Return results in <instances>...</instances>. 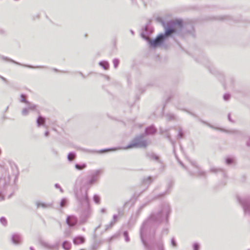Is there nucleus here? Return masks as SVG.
Instances as JSON below:
<instances>
[{"label": "nucleus", "mask_w": 250, "mask_h": 250, "mask_svg": "<svg viewBox=\"0 0 250 250\" xmlns=\"http://www.w3.org/2000/svg\"><path fill=\"white\" fill-rule=\"evenodd\" d=\"M86 164H83L82 165L76 164L75 166V168L78 170H82L86 167Z\"/></svg>", "instance_id": "obj_19"}, {"label": "nucleus", "mask_w": 250, "mask_h": 250, "mask_svg": "<svg viewBox=\"0 0 250 250\" xmlns=\"http://www.w3.org/2000/svg\"><path fill=\"white\" fill-rule=\"evenodd\" d=\"M20 102L21 103H24L27 104H28L29 103H30V102L26 100V96L23 94H21V95Z\"/></svg>", "instance_id": "obj_20"}, {"label": "nucleus", "mask_w": 250, "mask_h": 250, "mask_svg": "<svg viewBox=\"0 0 250 250\" xmlns=\"http://www.w3.org/2000/svg\"><path fill=\"white\" fill-rule=\"evenodd\" d=\"M84 222H85V221L81 220V223H83Z\"/></svg>", "instance_id": "obj_48"}, {"label": "nucleus", "mask_w": 250, "mask_h": 250, "mask_svg": "<svg viewBox=\"0 0 250 250\" xmlns=\"http://www.w3.org/2000/svg\"><path fill=\"white\" fill-rule=\"evenodd\" d=\"M167 138L170 140V136L169 135L167 136Z\"/></svg>", "instance_id": "obj_51"}, {"label": "nucleus", "mask_w": 250, "mask_h": 250, "mask_svg": "<svg viewBox=\"0 0 250 250\" xmlns=\"http://www.w3.org/2000/svg\"><path fill=\"white\" fill-rule=\"evenodd\" d=\"M41 244L44 248L50 250H53L57 249L58 247V244L57 245H50L47 242H45L44 241H41L40 242Z\"/></svg>", "instance_id": "obj_11"}, {"label": "nucleus", "mask_w": 250, "mask_h": 250, "mask_svg": "<svg viewBox=\"0 0 250 250\" xmlns=\"http://www.w3.org/2000/svg\"><path fill=\"white\" fill-rule=\"evenodd\" d=\"M193 250H199L200 249V245L198 243H194L193 244Z\"/></svg>", "instance_id": "obj_31"}, {"label": "nucleus", "mask_w": 250, "mask_h": 250, "mask_svg": "<svg viewBox=\"0 0 250 250\" xmlns=\"http://www.w3.org/2000/svg\"><path fill=\"white\" fill-rule=\"evenodd\" d=\"M188 29L187 31V33H188L189 34H190L192 36H193L194 34V28L193 26L191 25H188V26L187 27Z\"/></svg>", "instance_id": "obj_17"}, {"label": "nucleus", "mask_w": 250, "mask_h": 250, "mask_svg": "<svg viewBox=\"0 0 250 250\" xmlns=\"http://www.w3.org/2000/svg\"><path fill=\"white\" fill-rule=\"evenodd\" d=\"M226 162L227 164L230 165L232 163V159L230 158H228L226 160Z\"/></svg>", "instance_id": "obj_36"}, {"label": "nucleus", "mask_w": 250, "mask_h": 250, "mask_svg": "<svg viewBox=\"0 0 250 250\" xmlns=\"http://www.w3.org/2000/svg\"><path fill=\"white\" fill-rule=\"evenodd\" d=\"M228 120H229L230 122H232V123L233 122V121L231 120V119L230 114H228Z\"/></svg>", "instance_id": "obj_38"}, {"label": "nucleus", "mask_w": 250, "mask_h": 250, "mask_svg": "<svg viewBox=\"0 0 250 250\" xmlns=\"http://www.w3.org/2000/svg\"><path fill=\"white\" fill-rule=\"evenodd\" d=\"M130 32H131V34H132V35H133V34H134V32H133V31L132 30H131V31H130Z\"/></svg>", "instance_id": "obj_50"}, {"label": "nucleus", "mask_w": 250, "mask_h": 250, "mask_svg": "<svg viewBox=\"0 0 250 250\" xmlns=\"http://www.w3.org/2000/svg\"><path fill=\"white\" fill-rule=\"evenodd\" d=\"M178 161H179V163L180 164V165H181V166H183V167H184V165L182 163V162H180V161H179V160H178Z\"/></svg>", "instance_id": "obj_46"}, {"label": "nucleus", "mask_w": 250, "mask_h": 250, "mask_svg": "<svg viewBox=\"0 0 250 250\" xmlns=\"http://www.w3.org/2000/svg\"><path fill=\"white\" fill-rule=\"evenodd\" d=\"M101 212L102 213H104L105 212V209L104 208H102L101 210Z\"/></svg>", "instance_id": "obj_45"}, {"label": "nucleus", "mask_w": 250, "mask_h": 250, "mask_svg": "<svg viewBox=\"0 0 250 250\" xmlns=\"http://www.w3.org/2000/svg\"><path fill=\"white\" fill-rule=\"evenodd\" d=\"M37 123L38 126L41 125H44L45 123V119L41 116H39L37 120Z\"/></svg>", "instance_id": "obj_14"}, {"label": "nucleus", "mask_w": 250, "mask_h": 250, "mask_svg": "<svg viewBox=\"0 0 250 250\" xmlns=\"http://www.w3.org/2000/svg\"><path fill=\"white\" fill-rule=\"evenodd\" d=\"M177 108H178V109H181V110H185V109H183V108H180V107H177Z\"/></svg>", "instance_id": "obj_49"}, {"label": "nucleus", "mask_w": 250, "mask_h": 250, "mask_svg": "<svg viewBox=\"0 0 250 250\" xmlns=\"http://www.w3.org/2000/svg\"><path fill=\"white\" fill-rule=\"evenodd\" d=\"M173 25L174 27L168 26L166 28L165 33L159 35L154 40H150L148 37L145 36L143 34H142V36L148 42L150 47L155 48L161 45L167 37L169 36L173 33H180V31H178V29H179L181 30L182 28V21H176L173 22Z\"/></svg>", "instance_id": "obj_2"}, {"label": "nucleus", "mask_w": 250, "mask_h": 250, "mask_svg": "<svg viewBox=\"0 0 250 250\" xmlns=\"http://www.w3.org/2000/svg\"><path fill=\"white\" fill-rule=\"evenodd\" d=\"M237 201L241 205L246 213L250 214V201L245 197H241L239 195L236 196Z\"/></svg>", "instance_id": "obj_5"}, {"label": "nucleus", "mask_w": 250, "mask_h": 250, "mask_svg": "<svg viewBox=\"0 0 250 250\" xmlns=\"http://www.w3.org/2000/svg\"><path fill=\"white\" fill-rule=\"evenodd\" d=\"M99 244L97 242L93 243L90 248L91 250H97L99 247Z\"/></svg>", "instance_id": "obj_22"}, {"label": "nucleus", "mask_w": 250, "mask_h": 250, "mask_svg": "<svg viewBox=\"0 0 250 250\" xmlns=\"http://www.w3.org/2000/svg\"><path fill=\"white\" fill-rule=\"evenodd\" d=\"M103 171L97 169L93 171L88 177L87 181L84 183L82 177L77 179L74 185V193L78 202L79 208L83 210V214L88 216L90 214V207L88 198L87 191L92 185L98 180Z\"/></svg>", "instance_id": "obj_1"}, {"label": "nucleus", "mask_w": 250, "mask_h": 250, "mask_svg": "<svg viewBox=\"0 0 250 250\" xmlns=\"http://www.w3.org/2000/svg\"><path fill=\"white\" fill-rule=\"evenodd\" d=\"M210 171L211 172H213V173H216V172H218L219 171H221L222 170L220 168H217L215 167H212L210 168Z\"/></svg>", "instance_id": "obj_28"}, {"label": "nucleus", "mask_w": 250, "mask_h": 250, "mask_svg": "<svg viewBox=\"0 0 250 250\" xmlns=\"http://www.w3.org/2000/svg\"><path fill=\"white\" fill-rule=\"evenodd\" d=\"M152 181V178L150 176L143 179V182L144 184H149Z\"/></svg>", "instance_id": "obj_18"}, {"label": "nucleus", "mask_w": 250, "mask_h": 250, "mask_svg": "<svg viewBox=\"0 0 250 250\" xmlns=\"http://www.w3.org/2000/svg\"><path fill=\"white\" fill-rule=\"evenodd\" d=\"M56 188L59 189L61 192H63V190L58 184H55L54 185Z\"/></svg>", "instance_id": "obj_35"}, {"label": "nucleus", "mask_w": 250, "mask_h": 250, "mask_svg": "<svg viewBox=\"0 0 250 250\" xmlns=\"http://www.w3.org/2000/svg\"><path fill=\"white\" fill-rule=\"evenodd\" d=\"M5 33V31L3 29H0V34H4Z\"/></svg>", "instance_id": "obj_41"}, {"label": "nucleus", "mask_w": 250, "mask_h": 250, "mask_svg": "<svg viewBox=\"0 0 250 250\" xmlns=\"http://www.w3.org/2000/svg\"><path fill=\"white\" fill-rule=\"evenodd\" d=\"M71 246V243L67 241H64L62 244V247L65 250H69Z\"/></svg>", "instance_id": "obj_15"}, {"label": "nucleus", "mask_w": 250, "mask_h": 250, "mask_svg": "<svg viewBox=\"0 0 250 250\" xmlns=\"http://www.w3.org/2000/svg\"><path fill=\"white\" fill-rule=\"evenodd\" d=\"M0 59L2 60H4V61H9L14 63H16V64H19V65H22V66H25V67H29V68H42V66H31V65H22V64H20V63L18 62H16L13 60H12L11 59H8L7 57H4L3 56H0Z\"/></svg>", "instance_id": "obj_10"}, {"label": "nucleus", "mask_w": 250, "mask_h": 250, "mask_svg": "<svg viewBox=\"0 0 250 250\" xmlns=\"http://www.w3.org/2000/svg\"><path fill=\"white\" fill-rule=\"evenodd\" d=\"M199 174L201 176H203L205 175V172L204 171H200Z\"/></svg>", "instance_id": "obj_43"}, {"label": "nucleus", "mask_w": 250, "mask_h": 250, "mask_svg": "<svg viewBox=\"0 0 250 250\" xmlns=\"http://www.w3.org/2000/svg\"><path fill=\"white\" fill-rule=\"evenodd\" d=\"M147 145V142L144 139V135H141L136 137L124 149H129L133 147H146Z\"/></svg>", "instance_id": "obj_4"}, {"label": "nucleus", "mask_w": 250, "mask_h": 250, "mask_svg": "<svg viewBox=\"0 0 250 250\" xmlns=\"http://www.w3.org/2000/svg\"><path fill=\"white\" fill-rule=\"evenodd\" d=\"M75 158V154L74 153L70 152L68 154L67 159L69 161H71Z\"/></svg>", "instance_id": "obj_21"}, {"label": "nucleus", "mask_w": 250, "mask_h": 250, "mask_svg": "<svg viewBox=\"0 0 250 250\" xmlns=\"http://www.w3.org/2000/svg\"><path fill=\"white\" fill-rule=\"evenodd\" d=\"M93 200L96 204H99L100 202V198L98 195H94L93 196Z\"/></svg>", "instance_id": "obj_25"}, {"label": "nucleus", "mask_w": 250, "mask_h": 250, "mask_svg": "<svg viewBox=\"0 0 250 250\" xmlns=\"http://www.w3.org/2000/svg\"><path fill=\"white\" fill-rule=\"evenodd\" d=\"M0 222L2 225L3 226H6L7 225V220L6 219L3 217H2L0 218Z\"/></svg>", "instance_id": "obj_27"}, {"label": "nucleus", "mask_w": 250, "mask_h": 250, "mask_svg": "<svg viewBox=\"0 0 250 250\" xmlns=\"http://www.w3.org/2000/svg\"><path fill=\"white\" fill-rule=\"evenodd\" d=\"M78 222L77 217L74 215H69L66 218V223L69 227L74 226Z\"/></svg>", "instance_id": "obj_7"}, {"label": "nucleus", "mask_w": 250, "mask_h": 250, "mask_svg": "<svg viewBox=\"0 0 250 250\" xmlns=\"http://www.w3.org/2000/svg\"><path fill=\"white\" fill-rule=\"evenodd\" d=\"M30 250H34V248H33V247H31L30 248Z\"/></svg>", "instance_id": "obj_47"}, {"label": "nucleus", "mask_w": 250, "mask_h": 250, "mask_svg": "<svg viewBox=\"0 0 250 250\" xmlns=\"http://www.w3.org/2000/svg\"><path fill=\"white\" fill-rule=\"evenodd\" d=\"M0 78L3 81H4V82H7V80L4 78L3 77L1 76H0Z\"/></svg>", "instance_id": "obj_39"}, {"label": "nucleus", "mask_w": 250, "mask_h": 250, "mask_svg": "<svg viewBox=\"0 0 250 250\" xmlns=\"http://www.w3.org/2000/svg\"><path fill=\"white\" fill-rule=\"evenodd\" d=\"M247 145L248 146H250V138L247 141Z\"/></svg>", "instance_id": "obj_40"}, {"label": "nucleus", "mask_w": 250, "mask_h": 250, "mask_svg": "<svg viewBox=\"0 0 250 250\" xmlns=\"http://www.w3.org/2000/svg\"><path fill=\"white\" fill-rule=\"evenodd\" d=\"M153 158L154 160H155L156 161L158 160V157L157 156H153Z\"/></svg>", "instance_id": "obj_44"}, {"label": "nucleus", "mask_w": 250, "mask_h": 250, "mask_svg": "<svg viewBox=\"0 0 250 250\" xmlns=\"http://www.w3.org/2000/svg\"><path fill=\"white\" fill-rule=\"evenodd\" d=\"M73 243L75 245H79L83 244L84 242V238L83 236H79L76 237L73 239Z\"/></svg>", "instance_id": "obj_12"}, {"label": "nucleus", "mask_w": 250, "mask_h": 250, "mask_svg": "<svg viewBox=\"0 0 250 250\" xmlns=\"http://www.w3.org/2000/svg\"><path fill=\"white\" fill-rule=\"evenodd\" d=\"M49 132L48 131H46L44 133V136L45 137H48L49 136Z\"/></svg>", "instance_id": "obj_42"}, {"label": "nucleus", "mask_w": 250, "mask_h": 250, "mask_svg": "<svg viewBox=\"0 0 250 250\" xmlns=\"http://www.w3.org/2000/svg\"><path fill=\"white\" fill-rule=\"evenodd\" d=\"M171 245L173 247H176V243L175 242V240L174 239V238H172L171 240Z\"/></svg>", "instance_id": "obj_37"}, {"label": "nucleus", "mask_w": 250, "mask_h": 250, "mask_svg": "<svg viewBox=\"0 0 250 250\" xmlns=\"http://www.w3.org/2000/svg\"><path fill=\"white\" fill-rule=\"evenodd\" d=\"M67 204V200L65 198H63L60 202V206L61 207H64Z\"/></svg>", "instance_id": "obj_26"}, {"label": "nucleus", "mask_w": 250, "mask_h": 250, "mask_svg": "<svg viewBox=\"0 0 250 250\" xmlns=\"http://www.w3.org/2000/svg\"><path fill=\"white\" fill-rule=\"evenodd\" d=\"M223 98L224 100L228 101L230 98V95L229 94H225L223 96Z\"/></svg>", "instance_id": "obj_34"}, {"label": "nucleus", "mask_w": 250, "mask_h": 250, "mask_svg": "<svg viewBox=\"0 0 250 250\" xmlns=\"http://www.w3.org/2000/svg\"><path fill=\"white\" fill-rule=\"evenodd\" d=\"M113 63L114 67L115 68H116L118 67V64L119 63V60L117 59H114L113 60Z\"/></svg>", "instance_id": "obj_29"}, {"label": "nucleus", "mask_w": 250, "mask_h": 250, "mask_svg": "<svg viewBox=\"0 0 250 250\" xmlns=\"http://www.w3.org/2000/svg\"><path fill=\"white\" fill-rule=\"evenodd\" d=\"M156 130L153 126H150L146 129L145 133L146 135H151L155 133Z\"/></svg>", "instance_id": "obj_13"}, {"label": "nucleus", "mask_w": 250, "mask_h": 250, "mask_svg": "<svg viewBox=\"0 0 250 250\" xmlns=\"http://www.w3.org/2000/svg\"><path fill=\"white\" fill-rule=\"evenodd\" d=\"M10 175L7 171H4L0 177V201L4 199L5 192L10 188Z\"/></svg>", "instance_id": "obj_3"}, {"label": "nucleus", "mask_w": 250, "mask_h": 250, "mask_svg": "<svg viewBox=\"0 0 250 250\" xmlns=\"http://www.w3.org/2000/svg\"><path fill=\"white\" fill-rule=\"evenodd\" d=\"M27 105V107L23 108L21 111V114L24 116L28 115L30 111L36 110L37 107L32 103H29Z\"/></svg>", "instance_id": "obj_6"}, {"label": "nucleus", "mask_w": 250, "mask_h": 250, "mask_svg": "<svg viewBox=\"0 0 250 250\" xmlns=\"http://www.w3.org/2000/svg\"><path fill=\"white\" fill-rule=\"evenodd\" d=\"M124 236L125 237V239L126 242H128L129 241V237L128 235V233L126 231L124 232Z\"/></svg>", "instance_id": "obj_30"}, {"label": "nucleus", "mask_w": 250, "mask_h": 250, "mask_svg": "<svg viewBox=\"0 0 250 250\" xmlns=\"http://www.w3.org/2000/svg\"><path fill=\"white\" fill-rule=\"evenodd\" d=\"M99 65L102 67H103V68L105 70H107L108 69L109 63L107 61H101L99 62Z\"/></svg>", "instance_id": "obj_16"}, {"label": "nucleus", "mask_w": 250, "mask_h": 250, "mask_svg": "<svg viewBox=\"0 0 250 250\" xmlns=\"http://www.w3.org/2000/svg\"><path fill=\"white\" fill-rule=\"evenodd\" d=\"M178 136L180 138H182L183 137V132H182V129H179V130H178Z\"/></svg>", "instance_id": "obj_33"}, {"label": "nucleus", "mask_w": 250, "mask_h": 250, "mask_svg": "<svg viewBox=\"0 0 250 250\" xmlns=\"http://www.w3.org/2000/svg\"><path fill=\"white\" fill-rule=\"evenodd\" d=\"M11 239L13 244L20 245L21 243V238L19 234L15 233L12 235Z\"/></svg>", "instance_id": "obj_9"}, {"label": "nucleus", "mask_w": 250, "mask_h": 250, "mask_svg": "<svg viewBox=\"0 0 250 250\" xmlns=\"http://www.w3.org/2000/svg\"><path fill=\"white\" fill-rule=\"evenodd\" d=\"M116 150V148L105 149L101 150H100L99 152L100 153H104V152H105L108 151L109 150Z\"/></svg>", "instance_id": "obj_32"}, {"label": "nucleus", "mask_w": 250, "mask_h": 250, "mask_svg": "<svg viewBox=\"0 0 250 250\" xmlns=\"http://www.w3.org/2000/svg\"><path fill=\"white\" fill-rule=\"evenodd\" d=\"M36 205L38 208H42L44 209L51 208L53 207V204L50 203H45L41 201H37Z\"/></svg>", "instance_id": "obj_8"}, {"label": "nucleus", "mask_w": 250, "mask_h": 250, "mask_svg": "<svg viewBox=\"0 0 250 250\" xmlns=\"http://www.w3.org/2000/svg\"><path fill=\"white\" fill-rule=\"evenodd\" d=\"M167 117L168 120H169V121L174 120L176 119V117L174 116V115L171 114V113L167 114Z\"/></svg>", "instance_id": "obj_23"}, {"label": "nucleus", "mask_w": 250, "mask_h": 250, "mask_svg": "<svg viewBox=\"0 0 250 250\" xmlns=\"http://www.w3.org/2000/svg\"><path fill=\"white\" fill-rule=\"evenodd\" d=\"M117 217L118 216H117V215H113V218L114 222H111L109 225H107L106 226V229H108L109 227H111L112 226L113 224L115 222L116 219L117 218Z\"/></svg>", "instance_id": "obj_24"}]
</instances>
